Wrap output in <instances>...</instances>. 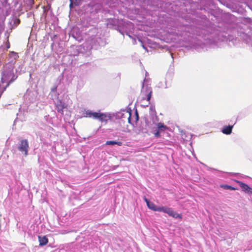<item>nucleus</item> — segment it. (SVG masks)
Segmentation results:
<instances>
[{"label":"nucleus","instance_id":"8","mask_svg":"<svg viewBox=\"0 0 252 252\" xmlns=\"http://www.w3.org/2000/svg\"><path fill=\"white\" fill-rule=\"evenodd\" d=\"M20 21L17 17H11L9 19V28L12 30L16 27L20 23Z\"/></svg>","mask_w":252,"mask_h":252},{"label":"nucleus","instance_id":"26","mask_svg":"<svg viewBox=\"0 0 252 252\" xmlns=\"http://www.w3.org/2000/svg\"><path fill=\"white\" fill-rule=\"evenodd\" d=\"M9 47H10V44H9V43L8 42L7 45V48H9Z\"/></svg>","mask_w":252,"mask_h":252},{"label":"nucleus","instance_id":"3","mask_svg":"<svg viewBox=\"0 0 252 252\" xmlns=\"http://www.w3.org/2000/svg\"><path fill=\"white\" fill-rule=\"evenodd\" d=\"M152 90L150 86V84L144 85L142 84L141 94L143 96V99H146L147 101H149L152 96Z\"/></svg>","mask_w":252,"mask_h":252},{"label":"nucleus","instance_id":"22","mask_svg":"<svg viewBox=\"0 0 252 252\" xmlns=\"http://www.w3.org/2000/svg\"><path fill=\"white\" fill-rule=\"evenodd\" d=\"M126 113L128 115V122H129V123L131 124V122H130L131 113H130V112H126Z\"/></svg>","mask_w":252,"mask_h":252},{"label":"nucleus","instance_id":"27","mask_svg":"<svg viewBox=\"0 0 252 252\" xmlns=\"http://www.w3.org/2000/svg\"><path fill=\"white\" fill-rule=\"evenodd\" d=\"M148 75V72H146V74H145L146 76H145V77H146V78H147V76Z\"/></svg>","mask_w":252,"mask_h":252},{"label":"nucleus","instance_id":"24","mask_svg":"<svg viewBox=\"0 0 252 252\" xmlns=\"http://www.w3.org/2000/svg\"><path fill=\"white\" fill-rule=\"evenodd\" d=\"M150 110L152 111H153V112L154 113H156V110H155V107L154 106H151L150 107Z\"/></svg>","mask_w":252,"mask_h":252},{"label":"nucleus","instance_id":"1","mask_svg":"<svg viewBox=\"0 0 252 252\" xmlns=\"http://www.w3.org/2000/svg\"><path fill=\"white\" fill-rule=\"evenodd\" d=\"M107 26L109 28L117 30L123 35L126 33L130 37L131 36L128 32L133 29V25L131 22L126 21L123 19L119 20L115 18L108 19Z\"/></svg>","mask_w":252,"mask_h":252},{"label":"nucleus","instance_id":"14","mask_svg":"<svg viewBox=\"0 0 252 252\" xmlns=\"http://www.w3.org/2000/svg\"><path fill=\"white\" fill-rule=\"evenodd\" d=\"M158 128L160 131H164L165 129L167 128V127L163 124L159 123L158 124Z\"/></svg>","mask_w":252,"mask_h":252},{"label":"nucleus","instance_id":"29","mask_svg":"<svg viewBox=\"0 0 252 252\" xmlns=\"http://www.w3.org/2000/svg\"><path fill=\"white\" fill-rule=\"evenodd\" d=\"M33 99H34V98H32V99L31 100H30L32 101H33Z\"/></svg>","mask_w":252,"mask_h":252},{"label":"nucleus","instance_id":"18","mask_svg":"<svg viewBox=\"0 0 252 252\" xmlns=\"http://www.w3.org/2000/svg\"><path fill=\"white\" fill-rule=\"evenodd\" d=\"M70 1V6H72L73 4H78L79 2V0H69Z\"/></svg>","mask_w":252,"mask_h":252},{"label":"nucleus","instance_id":"15","mask_svg":"<svg viewBox=\"0 0 252 252\" xmlns=\"http://www.w3.org/2000/svg\"><path fill=\"white\" fill-rule=\"evenodd\" d=\"M221 188L224 189H230V190H236L237 189L231 186L227 185H223L220 186Z\"/></svg>","mask_w":252,"mask_h":252},{"label":"nucleus","instance_id":"11","mask_svg":"<svg viewBox=\"0 0 252 252\" xmlns=\"http://www.w3.org/2000/svg\"><path fill=\"white\" fill-rule=\"evenodd\" d=\"M233 126H225L223 127L222 132L224 134H229L232 132Z\"/></svg>","mask_w":252,"mask_h":252},{"label":"nucleus","instance_id":"4","mask_svg":"<svg viewBox=\"0 0 252 252\" xmlns=\"http://www.w3.org/2000/svg\"><path fill=\"white\" fill-rule=\"evenodd\" d=\"M83 114L84 115V117L93 118L95 119H98L101 121L104 120L106 117V116L104 114L94 112L90 110H85Z\"/></svg>","mask_w":252,"mask_h":252},{"label":"nucleus","instance_id":"5","mask_svg":"<svg viewBox=\"0 0 252 252\" xmlns=\"http://www.w3.org/2000/svg\"><path fill=\"white\" fill-rule=\"evenodd\" d=\"M18 150L23 153L25 156L28 155L29 149V142L27 139L21 140L17 147Z\"/></svg>","mask_w":252,"mask_h":252},{"label":"nucleus","instance_id":"21","mask_svg":"<svg viewBox=\"0 0 252 252\" xmlns=\"http://www.w3.org/2000/svg\"><path fill=\"white\" fill-rule=\"evenodd\" d=\"M57 89V86H54L51 89V92L52 93H56Z\"/></svg>","mask_w":252,"mask_h":252},{"label":"nucleus","instance_id":"16","mask_svg":"<svg viewBox=\"0 0 252 252\" xmlns=\"http://www.w3.org/2000/svg\"><path fill=\"white\" fill-rule=\"evenodd\" d=\"M64 108V106L63 105H58L57 106V110L59 113L61 114L63 113V109Z\"/></svg>","mask_w":252,"mask_h":252},{"label":"nucleus","instance_id":"17","mask_svg":"<svg viewBox=\"0 0 252 252\" xmlns=\"http://www.w3.org/2000/svg\"><path fill=\"white\" fill-rule=\"evenodd\" d=\"M151 80L149 78L145 77L142 82V84H144V85L146 86V85L150 84L151 85Z\"/></svg>","mask_w":252,"mask_h":252},{"label":"nucleus","instance_id":"13","mask_svg":"<svg viewBox=\"0 0 252 252\" xmlns=\"http://www.w3.org/2000/svg\"><path fill=\"white\" fill-rule=\"evenodd\" d=\"M5 19V17H0V32H2L4 30Z\"/></svg>","mask_w":252,"mask_h":252},{"label":"nucleus","instance_id":"28","mask_svg":"<svg viewBox=\"0 0 252 252\" xmlns=\"http://www.w3.org/2000/svg\"><path fill=\"white\" fill-rule=\"evenodd\" d=\"M138 114L136 112V119L138 120Z\"/></svg>","mask_w":252,"mask_h":252},{"label":"nucleus","instance_id":"19","mask_svg":"<svg viewBox=\"0 0 252 252\" xmlns=\"http://www.w3.org/2000/svg\"><path fill=\"white\" fill-rule=\"evenodd\" d=\"M11 55L13 56V57L14 59H15V60H16L18 57V54L16 53H15L14 52H12L11 53Z\"/></svg>","mask_w":252,"mask_h":252},{"label":"nucleus","instance_id":"9","mask_svg":"<svg viewBox=\"0 0 252 252\" xmlns=\"http://www.w3.org/2000/svg\"><path fill=\"white\" fill-rule=\"evenodd\" d=\"M88 43L89 41L85 44H83L81 46L77 47V49L76 50L79 51V52L80 53H83V50H84V48L86 47L87 50L89 52L92 49L93 45L90 44L89 45H88Z\"/></svg>","mask_w":252,"mask_h":252},{"label":"nucleus","instance_id":"10","mask_svg":"<svg viewBox=\"0 0 252 252\" xmlns=\"http://www.w3.org/2000/svg\"><path fill=\"white\" fill-rule=\"evenodd\" d=\"M38 240L39 242L40 246H44L47 244L48 242V240L45 236H38Z\"/></svg>","mask_w":252,"mask_h":252},{"label":"nucleus","instance_id":"23","mask_svg":"<svg viewBox=\"0 0 252 252\" xmlns=\"http://www.w3.org/2000/svg\"><path fill=\"white\" fill-rule=\"evenodd\" d=\"M143 199H144V200L146 203L147 205H148V203H149L151 202L145 196L144 197Z\"/></svg>","mask_w":252,"mask_h":252},{"label":"nucleus","instance_id":"20","mask_svg":"<svg viewBox=\"0 0 252 252\" xmlns=\"http://www.w3.org/2000/svg\"><path fill=\"white\" fill-rule=\"evenodd\" d=\"M159 131L160 130L158 129L156 132H155L154 134L156 137L158 138L160 137Z\"/></svg>","mask_w":252,"mask_h":252},{"label":"nucleus","instance_id":"12","mask_svg":"<svg viewBox=\"0 0 252 252\" xmlns=\"http://www.w3.org/2000/svg\"><path fill=\"white\" fill-rule=\"evenodd\" d=\"M117 145L119 146H121L123 144L122 142H117L115 141H107L106 142V145Z\"/></svg>","mask_w":252,"mask_h":252},{"label":"nucleus","instance_id":"7","mask_svg":"<svg viewBox=\"0 0 252 252\" xmlns=\"http://www.w3.org/2000/svg\"><path fill=\"white\" fill-rule=\"evenodd\" d=\"M236 182L239 185L242 191L249 194H252V188L241 181H236Z\"/></svg>","mask_w":252,"mask_h":252},{"label":"nucleus","instance_id":"6","mask_svg":"<svg viewBox=\"0 0 252 252\" xmlns=\"http://www.w3.org/2000/svg\"><path fill=\"white\" fill-rule=\"evenodd\" d=\"M70 35L76 40L80 41L82 40L81 32L77 27H74L70 32Z\"/></svg>","mask_w":252,"mask_h":252},{"label":"nucleus","instance_id":"2","mask_svg":"<svg viewBox=\"0 0 252 252\" xmlns=\"http://www.w3.org/2000/svg\"><path fill=\"white\" fill-rule=\"evenodd\" d=\"M147 206L149 209L154 211L162 212L176 219L182 218L181 215L174 212L171 208L165 206H158L152 202L148 203Z\"/></svg>","mask_w":252,"mask_h":252},{"label":"nucleus","instance_id":"25","mask_svg":"<svg viewBox=\"0 0 252 252\" xmlns=\"http://www.w3.org/2000/svg\"><path fill=\"white\" fill-rule=\"evenodd\" d=\"M33 94V93H32V92L28 93L26 95V96H27L28 95H31V94Z\"/></svg>","mask_w":252,"mask_h":252}]
</instances>
